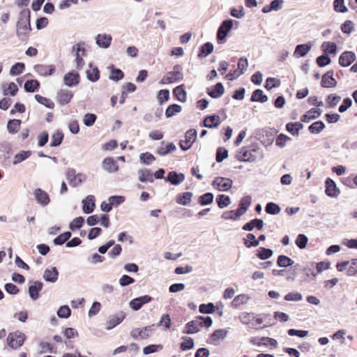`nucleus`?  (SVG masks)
Wrapping results in <instances>:
<instances>
[{"instance_id": "obj_1", "label": "nucleus", "mask_w": 357, "mask_h": 357, "mask_svg": "<svg viewBox=\"0 0 357 357\" xmlns=\"http://www.w3.org/2000/svg\"><path fill=\"white\" fill-rule=\"evenodd\" d=\"M278 130L272 128H265L257 130L255 138L259 140L264 146H268L273 144L275 135Z\"/></svg>"}, {"instance_id": "obj_2", "label": "nucleus", "mask_w": 357, "mask_h": 357, "mask_svg": "<svg viewBox=\"0 0 357 357\" xmlns=\"http://www.w3.org/2000/svg\"><path fill=\"white\" fill-rule=\"evenodd\" d=\"M26 338V335L20 331L10 332L7 336L6 344L11 349L17 350L24 345Z\"/></svg>"}, {"instance_id": "obj_3", "label": "nucleus", "mask_w": 357, "mask_h": 357, "mask_svg": "<svg viewBox=\"0 0 357 357\" xmlns=\"http://www.w3.org/2000/svg\"><path fill=\"white\" fill-rule=\"evenodd\" d=\"M13 146L8 142L0 143V164L4 168L11 165L10 155H13Z\"/></svg>"}, {"instance_id": "obj_4", "label": "nucleus", "mask_w": 357, "mask_h": 357, "mask_svg": "<svg viewBox=\"0 0 357 357\" xmlns=\"http://www.w3.org/2000/svg\"><path fill=\"white\" fill-rule=\"evenodd\" d=\"M244 213H245V196L241 198L236 209L225 211L221 215V218L225 220H238Z\"/></svg>"}, {"instance_id": "obj_5", "label": "nucleus", "mask_w": 357, "mask_h": 357, "mask_svg": "<svg viewBox=\"0 0 357 357\" xmlns=\"http://www.w3.org/2000/svg\"><path fill=\"white\" fill-rule=\"evenodd\" d=\"M232 29V19L228 18L223 20L218 28L216 39L218 44H223L227 41V38Z\"/></svg>"}, {"instance_id": "obj_6", "label": "nucleus", "mask_w": 357, "mask_h": 357, "mask_svg": "<svg viewBox=\"0 0 357 357\" xmlns=\"http://www.w3.org/2000/svg\"><path fill=\"white\" fill-rule=\"evenodd\" d=\"M197 130L195 128H190L185 133V139H181L178 146L183 151H186L191 149L197 139Z\"/></svg>"}, {"instance_id": "obj_7", "label": "nucleus", "mask_w": 357, "mask_h": 357, "mask_svg": "<svg viewBox=\"0 0 357 357\" xmlns=\"http://www.w3.org/2000/svg\"><path fill=\"white\" fill-rule=\"evenodd\" d=\"M155 331V324H151L141 328H135L130 331V335L135 340H137L139 337L142 340H145L149 337Z\"/></svg>"}, {"instance_id": "obj_8", "label": "nucleus", "mask_w": 357, "mask_h": 357, "mask_svg": "<svg viewBox=\"0 0 357 357\" xmlns=\"http://www.w3.org/2000/svg\"><path fill=\"white\" fill-rule=\"evenodd\" d=\"M43 287L44 284L40 280H30L29 281L28 294L32 301H35L40 298V293Z\"/></svg>"}, {"instance_id": "obj_9", "label": "nucleus", "mask_w": 357, "mask_h": 357, "mask_svg": "<svg viewBox=\"0 0 357 357\" xmlns=\"http://www.w3.org/2000/svg\"><path fill=\"white\" fill-rule=\"evenodd\" d=\"M211 185L220 192H227L231 188L233 181L229 178L218 176L214 178Z\"/></svg>"}, {"instance_id": "obj_10", "label": "nucleus", "mask_w": 357, "mask_h": 357, "mask_svg": "<svg viewBox=\"0 0 357 357\" xmlns=\"http://www.w3.org/2000/svg\"><path fill=\"white\" fill-rule=\"evenodd\" d=\"M63 81V84L68 87L73 88L77 86L81 81L80 75L75 70H71L64 75Z\"/></svg>"}, {"instance_id": "obj_11", "label": "nucleus", "mask_w": 357, "mask_h": 357, "mask_svg": "<svg viewBox=\"0 0 357 357\" xmlns=\"http://www.w3.org/2000/svg\"><path fill=\"white\" fill-rule=\"evenodd\" d=\"M33 195L36 203L42 207H45L51 202L50 195L40 188H36L33 192Z\"/></svg>"}, {"instance_id": "obj_12", "label": "nucleus", "mask_w": 357, "mask_h": 357, "mask_svg": "<svg viewBox=\"0 0 357 357\" xmlns=\"http://www.w3.org/2000/svg\"><path fill=\"white\" fill-rule=\"evenodd\" d=\"M227 328H218L209 334L206 342L208 344L218 345L217 342L225 339L228 334Z\"/></svg>"}, {"instance_id": "obj_13", "label": "nucleus", "mask_w": 357, "mask_h": 357, "mask_svg": "<svg viewBox=\"0 0 357 357\" xmlns=\"http://www.w3.org/2000/svg\"><path fill=\"white\" fill-rule=\"evenodd\" d=\"M153 298L150 295L145 294L132 299L129 302L130 307L134 311L139 310L143 305L151 302Z\"/></svg>"}, {"instance_id": "obj_14", "label": "nucleus", "mask_w": 357, "mask_h": 357, "mask_svg": "<svg viewBox=\"0 0 357 357\" xmlns=\"http://www.w3.org/2000/svg\"><path fill=\"white\" fill-rule=\"evenodd\" d=\"M185 178V174L173 170L167 174L165 178H164V181L165 183H169L172 185L177 186L183 183Z\"/></svg>"}, {"instance_id": "obj_15", "label": "nucleus", "mask_w": 357, "mask_h": 357, "mask_svg": "<svg viewBox=\"0 0 357 357\" xmlns=\"http://www.w3.org/2000/svg\"><path fill=\"white\" fill-rule=\"evenodd\" d=\"M237 66V68L234 70H230L229 73L226 75L225 77L227 79L234 81L244 73V70H245V56H241L238 59Z\"/></svg>"}, {"instance_id": "obj_16", "label": "nucleus", "mask_w": 357, "mask_h": 357, "mask_svg": "<svg viewBox=\"0 0 357 357\" xmlns=\"http://www.w3.org/2000/svg\"><path fill=\"white\" fill-rule=\"evenodd\" d=\"M264 323L263 314L255 315L254 313L247 312V327L256 330H260L261 324Z\"/></svg>"}, {"instance_id": "obj_17", "label": "nucleus", "mask_w": 357, "mask_h": 357, "mask_svg": "<svg viewBox=\"0 0 357 357\" xmlns=\"http://www.w3.org/2000/svg\"><path fill=\"white\" fill-rule=\"evenodd\" d=\"M126 317V314L121 311L119 313H116L110 317L109 319L105 323V329L110 331L114 328L116 326L119 325Z\"/></svg>"}, {"instance_id": "obj_18", "label": "nucleus", "mask_w": 357, "mask_h": 357, "mask_svg": "<svg viewBox=\"0 0 357 357\" xmlns=\"http://www.w3.org/2000/svg\"><path fill=\"white\" fill-rule=\"evenodd\" d=\"M34 71L40 76L49 77L54 75L56 72V66L54 64L45 65V64H36L33 66Z\"/></svg>"}, {"instance_id": "obj_19", "label": "nucleus", "mask_w": 357, "mask_h": 357, "mask_svg": "<svg viewBox=\"0 0 357 357\" xmlns=\"http://www.w3.org/2000/svg\"><path fill=\"white\" fill-rule=\"evenodd\" d=\"M225 89L222 82H217L215 84L207 87L206 93L212 98L218 99L225 93Z\"/></svg>"}, {"instance_id": "obj_20", "label": "nucleus", "mask_w": 357, "mask_h": 357, "mask_svg": "<svg viewBox=\"0 0 357 357\" xmlns=\"http://www.w3.org/2000/svg\"><path fill=\"white\" fill-rule=\"evenodd\" d=\"M74 93L69 90L67 89H60L56 93V101L57 102L61 105H66L70 102L71 100L73 98Z\"/></svg>"}, {"instance_id": "obj_21", "label": "nucleus", "mask_w": 357, "mask_h": 357, "mask_svg": "<svg viewBox=\"0 0 357 357\" xmlns=\"http://www.w3.org/2000/svg\"><path fill=\"white\" fill-rule=\"evenodd\" d=\"M176 150V146L174 142H166L162 141L160 146L155 150V153L160 156H165L169 153L174 152Z\"/></svg>"}, {"instance_id": "obj_22", "label": "nucleus", "mask_w": 357, "mask_h": 357, "mask_svg": "<svg viewBox=\"0 0 357 357\" xmlns=\"http://www.w3.org/2000/svg\"><path fill=\"white\" fill-rule=\"evenodd\" d=\"M325 188V193L330 197H337L340 194V190L337 187L335 182L331 178L326 179Z\"/></svg>"}, {"instance_id": "obj_23", "label": "nucleus", "mask_w": 357, "mask_h": 357, "mask_svg": "<svg viewBox=\"0 0 357 357\" xmlns=\"http://www.w3.org/2000/svg\"><path fill=\"white\" fill-rule=\"evenodd\" d=\"M82 211L85 214H91L96 208V197L94 195H89L82 200Z\"/></svg>"}, {"instance_id": "obj_24", "label": "nucleus", "mask_w": 357, "mask_h": 357, "mask_svg": "<svg viewBox=\"0 0 357 357\" xmlns=\"http://www.w3.org/2000/svg\"><path fill=\"white\" fill-rule=\"evenodd\" d=\"M334 71L330 70L321 77V86L323 88H333L337 84L336 79L333 77Z\"/></svg>"}, {"instance_id": "obj_25", "label": "nucleus", "mask_w": 357, "mask_h": 357, "mask_svg": "<svg viewBox=\"0 0 357 357\" xmlns=\"http://www.w3.org/2000/svg\"><path fill=\"white\" fill-rule=\"evenodd\" d=\"M102 168L108 173H115L119 171V165L113 157H106L102 161Z\"/></svg>"}, {"instance_id": "obj_26", "label": "nucleus", "mask_w": 357, "mask_h": 357, "mask_svg": "<svg viewBox=\"0 0 357 357\" xmlns=\"http://www.w3.org/2000/svg\"><path fill=\"white\" fill-rule=\"evenodd\" d=\"M96 44L100 48L107 49L110 47L112 36L107 33H98L95 37Z\"/></svg>"}, {"instance_id": "obj_27", "label": "nucleus", "mask_w": 357, "mask_h": 357, "mask_svg": "<svg viewBox=\"0 0 357 357\" xmlns=\"http://www.w3.org/2000/svg\"><path fill=\"white\" fill-rule=\"evenodd\" d=\"M356 58L354 52L344 51L340 55L338 63L342 67H348L356 60Z\"/></svg>"}, {"instance_id": "obj_28", "label": "nucleus", "mask_w": 357, "mask_h": 357, "mask_svg": "<svg viewBox=\"0 0 357 357\" xmlns=\"http://www.w3.org/2000/svg\"><path fill=\"white\" fill-rule=\"evenodd\" d=\"M59 275V273L57 268L52 266L45 270L43 278L47 282L54 283L58 280Z\"/></svg>"}, {"instance_id": "obj_29", "label": "nucleus", "mask_w": 357, "mask_h": 357, "mask_svg": "<svg viewBox=\"0 0 357 357\" xmlns=\"http://www.w3.org/2000/svg\"><path fill=\"white\" fill-rule=\"evenodd\" d=\"M173 98L174 100L185 102L187 101V91H185V85L181 84L175 88L172 91Z\"/></svg>"}, {"instance_id": "obj_30", "label": "nucleus", "mask_w": 357, "mask_h": 357, "mask_svg": "<svg viewBox=\"0 0 357 357\" xmlns=\"http://www.w3.org/2000/svg\"><path fill=\"white\" fill-rule=\"evenodd\" d=\"M138 181L141 183H153L154 178L153 172L151 169L148 168L140 169L137 172Z\"/></svg>"}, {"instance_id": "obj_31", "label": "nucleus", "mask_w": 357, "mask_h": 357, "mask_svg": "<svg viewBox=\"0 0 357 357\" xmlns=\"http://www.w3.org/2000/svg\"><path fill=\"white\" fill-rule=\"evenodd\" d=\"M193 193L192 192H183L178 193L175 197L176 202L181 206H190L192 202Z\"/></svg>"}, {"instance_id": "obj_32", "label": "nucleus", "mask_w": 357, "mask_h": 357, "mask_svg": "<svg viewBox=\"0 0 357 357\" xmlns=\"http://www.w3.org/2000/svg\"><path fill=\"white\" fill-rule=\"evenodd\" d=\"M89 67L90 69H87L86 70V78L91 82H96L98 81L100 77V70L96 66H94L92 62L89 63Z\"/></svg>"}, {"instance_id": "obj_33", "label": "nucleus", "mask_w": 357, "mask_h": 357, "mask_svg": "<svg viewBox=\"0 0 357 357\" xmlns=\"http://www.w3.org/2000/svg\"><path fill=\"white\" fill-rule=\"evenodd\" d=\"M200 325L197 320H191L185 324L182 333L185 335H193L200 331Z\"/></svg>"}, {"instance_id": "obj_34", "label": "nucleus", "mask_w": 357, "mask_h": 357, "mask_svg": "<svg viewBox=\"0 0 357 357\" xmlns=\"http://www.w3.org/2000/svg\"><path fill=\"white\" fill-rule=\"evenodd\" d=\"M107 69L109 71V79L110 80L117 82L125 77L124 73L120 68H116L114 64L108 66Z\"/></svg>"}, {"instance_id": "obj_35", "label": "nucleus", "mask_w": 357, "mask_h": 357, "mask_svg": "<svg viewBox=\"0 0 357 357\" xmlns=\"http://www.w3.org/2000/svg\"><path fill=\"white\" fill-rule=\"evenodd\" d=\"M1 89L2 93L4 96H10L14 97L17 95L19 91L17 85L13 82L3 83L1 84Z\"/></svg>"}, {"instance_id": "obj_36", "label": "nucleus", "mask_w": 357, "mask_h": 357, "mask_svg": "<svg viewBox=\"0 0 357 357\" xmlns=\"http://www.w3.org/2000/svg\"><path fill=\"white\" fill-rule=\"evenodd\" d=\"M322 113L319 108H311L301 116V121L309 123L311 120L317 119Z\"/></svg>"}, {"instance_id": "obj_37", "label": "nucleus", "mask_w": 357, "mask_h": 357, "mask_svg": "<svg viewBox=\"0 0 357 357\" xmlns=\"http://www.w3.org/2000/svg\"><path fill=\"white\" fill-rule=\"evenodd\" d=\"M312 46V44L310 42L297 45L295 47L294 56L296 58L305 56L310 51Z\"/></svg>"}, {"instance_id": "obj_38", "label": "nucleus", "mask_w": 357, "mask_h": 357, "mask_svg": "<svg viewBox=\"0 0 357 357\" xmlns=\"http://www.w3.org/2000/svg\"><path fill=\"white\" fill-rule=\"evenodd\" d=\"M214 50L213 44L211 42H206L199 47L197 57L204 59L211 54Z\"/></svg>"}, {"instance_id": "obj_39", "label": "nucleus", "mask_w": 357, "mask_h": 357, "mask_svg": "<svg viewBox=\"0 0 357 357\" xmlns=\"http://www.w3.org/2000/svg\"><path fill=\"white\" fill-rule=\"evenodd\" d=\"M40 88V83L36 79H27L24 84V89L26 93L38 92Z\"/></svg>"}, {"instance_id": "obj_40", "label": "nucleus", "mask_w": 357, "mask_h": 357, "mask_svg": "<svg viewBox=\"0 0 357 357\" xmlns=\"http://www.w3.org/2000/svg\"><path fill=\"white\" fill-rule=\"evenodd\" d=\"M64 139V134L61 129H57L51 136V142L50 143V146L51 147H58L59 146Z\"/></svg>"}, {"instance_id": "obj_41", "label": "nucleus", "mask_w": 357, "mask_h": 357, "mask_svg": "<svg viewBox=\"0 0 357 357\" xmlns=\"http://www.w3.org/2000/svg\"><path fill=\"white\" fill-rule=\"evenodd\" d=\"M22 121L17 119H9L7 122V130L8 133L15 135L18 132L20 129Z\"/></svg>"}, {"instance_id": "obj_42", "label": "nucleus", "mask_w": 357, "mask_h": 357, "mask_svg": "<svg viewBox=\"0 0 357 357\" xmlns=\"http://www.w3.org/2000/svg\"><path fill=\"white\" fill-rule=\"evenodd\" d=\"M182 342L179 344V348L182 351H186L194 349L195 340L192 337L189 336H182Z\"/></svg>"}, {"instance_id": "obj_43", "label": "nucleus", "mask_w": 357, "mask_h": 357, "mask_svg": "<svg viewBox=\"0 0 357 357\" xmlns=\"http://www.w3.org/2000/svg\"><path fill=\"white\" fill-rule=\"evenodd\" d=\"M250 100L251 102L264 103L268 101V97L261 89H257L252 92Z\"/></svg>"}, {"instance_id": "obj_44", "label": "nucleus", "mask_w": 357, "mask_h": 357, "mask_svg": "<svg viewBox=\"0 0 357 357\" xmlns=\"http://www.w3.org/2000/svg\"><path fill=\"white\" fill-rule=\"evenodd\" d=\"M170 215L178 218H190L193 215V212L191 209L189 208L183 207H176L173 211L170 212Z\"/></svg>"}, {"instance_id": "obj_45", "label": "nucleus", "mask_w": 357, "mask_h": 357, "mask_svg": "<svg viewBox=\"0 0 357 357\" xmlns=\"http://www.w3.org/2000/svg\"><path fill=\"white\" fill-rule=\"evenodd\" d=\"M31 154L32 151L30 150H22L15 155L13 160L11 162V163L13 165H17L28 159L31 155Z\"/></svg>"}, {"instance_id": "obj_46", "label": "nucleus", "mask_w": 357, "mask_h": 357, "mask_svg": "<svg viewBox=\"0 0 357 357\" xmlns=\"http://www.w3.org/2000/svg\"><path fill=\"white\" fill-rule=\"evenodd\" d=\"M321 51L324 54L335 55L337 52V46L335 43L325 41L321 46Z\"/></svg>"}, {"instance_id": "obj_47", "label": "nucleus", "mask_w": 357, "mask_h": 357, "mask_svg": "<svg viewBox=\"0 0 357 357\" xmlns=\"http://www.w3.org/2000/svg\"><path fill=\"white\" fill-rule=\"evenodd\" d=\"M214 201V195L213 192H207L198 197L197 203L202 206H208Z\"/></svg>"}, {"instance_id": "obj_48", "label": "nucleus", "mask_w": 357, "mask_h": 357, "mask_svg": "<svg viewBox=\"0 0 357 357\" xmlns=\"http://www.w3.org/2000/svg\"><path fill=\"white\" fill-rule=\"evenodd\" d=\"M273 255V251L271 248H266L264 247H259L256 250L255 255L257 258H259L261 260H266L269 258H271Z\"/></svg>"}, {"instance_id": "obj_49", "label": "nucleus", "mask_w": 357, "mask_h": 357, "mask_svg": "<svg viewBox=\"0 0 357 357\" xmlns=\"http://www.w3.org/2000/svg\"><path fill=\"white\" fill-rule=\"evenodd\" d=\"M182 111L181 105L172 103L170 104L165 109V115L167 119H169L173 117L176 114L181 112Z\"/></svg>"}, {"instance_id": "obj_50", "label": "nucleus", "mask_w": 357, "mask_h": 357, "mask_svg": "<svg viewBox=\"0 0 357 357\" xmlns=\"http://www.w3.org/2000/svg\"><path fill=\"white\" fill-rule=\"evenodd\" d=\"M277 266L280 268H287L292 266L294 264V260L284 255H280L277 258Z\"/></svg>"}, {"instance_id": "obj_51", "label": "nucleus", "mask_w": 357, "mask_h": 357, "mask_svg": "<svg viewBox=\"0 0 357 357\" xmlns=\"http://www.w3.org/2000/svg\"><path fill=\"white\" fill-rule=\"evenodd\" d=\"M156 98L160 105L170 100V91L167 89H160L157 92Z\"/></svg>"}, {"instance_id": "obj_52", "label": "nucleus", "mask_w": 357, "mask_h": 357, "mask_svg": "<svg viewBox=\"0 0 357 357\" xmlns=\"http://www.w3.org/2000/svg\"><path fill=\"white\" fill-rule=\"evenodd\" d=\"M215 202L220 208H225L231 204V198L229 195L220 194L216 196Z\"/></svg>"}, {"instance_id": "obj_53", "label": "nucleus", "mask_w": 357, "mask_h": 357, "mask_svg": "<svg viewBox=\"0 0 357 357\" xmlns=\"http://www.w3.org/2000/svg\"><path fill=\"white\" fill-rule=\"evenodd\" d=\"M26 66L23 62H17L14 63L9 71L11 76H18L24 73Z\"/></svg>"}, {"instance_id": "obj_54", "label": "nucleus", "mask_w": 357, "mask_h": 357, "mask_svg": "<svg viewBox=\"0 0 357 357\" xmlns=\"http://www.w3.org/2000/svg\"><path fill=\"white\" fill-rule=\"evenodd\" d=\"M35 100L40 105L45 106V107L48 109H54V102L49 98L43 96L40 94H36Z\"/></svg>"}, {"instance_id": "obj_55", "label": "nucleus", "mask_w": 357, "mask_h": 357, "mask_svg": "<svg viewBox=\"0 0 357 357\" xmlns=\"http://www.w3.org/2000/svg\"><path fill=\"white\" fill-rule=\"evenodd\" d=\"M264 221L262 219L255 218L247 222V231H251L255 228L257 230H262L264 227Z\"/></svg>"}, {"instance_id": "obj_56", "label": "nucleus", "mask_w": 357, "mask_h": 357, "mask_svg": "<svg viewBox=\"0 0 357 357\" xmlns=\"http://www.w3.org/2000/svg\"><path fill=\"white\" fill-rule=\"evenodd\" d=\"M85 222V219L83 216H78L74 218L69 224V229L72 231H75L81 229Z\"/></svg>"}, {"instance_id": "obj_57", "label": "nucleus", "mask_w": 357, "mask_h": 357, "mask_svg": "<svg viewBox=\"0 0 357 357\" xmlns=\"http://www.w3.org/2000/svg\"><path fill=\"white\" fill-rule=\"evenodd\" d=\"M199 311L201 314H210L216 312L215 304L209 302L208 303H202L199 306Z\"/></svg>"}, {"instance_id": "obj_58", "label": "nucleus", "mask_w": 357, "mask_h": 357, "mask_svg": "<svg viewBox=\"0 0 357 357\" xmlns=\"http://www.w3.org/2000/svg\"><path fill=\"white\" fill-rule=\"evenodd\" d=\"M163 349L162 344H151L144 347L142 349L143 354L146 356L159 352Z\"/></svg>"}, {"instance_id": "obj_59", "label": "nucleus", "mask_w": 357, "mask_h": 357, "mask_svg": "<svg viewBox=\"0 0 357 357\" xmlns=\"http://www.w3.org/2000/svg\"><path fill=\"white\" fill-rule=\"evenodd\" d=\"M172 325V321L169 314H163L159 322L155 324V328L158 326H163L165 330L169 329Z\"/></svg>"}, {"instance_id": "obj_60", "label": "nucleus", "mask_w": 357, "mask_h": 357, "mask_svg": "<svg viewBox=\"0 0 357 357\" xmlns=\"http://www.w3.org/2000/svg\"><path fill=\"white\" fill-rule=\"evenodd\" d=\"M155 160V157L148 151L142 153L139 155V162L144 165H151Z\"/></svg>"}, {"instance_id": "obj_61", "label": "nucleus", "mask_w": 357, "mask_h": 357, "mask_svg": "<svg viewBox=\"0 0 357 357\" xmlns=\"http://www.w3.org/2000/svg\"><path fill=\"white\" fill-rule=\"evenodd\" d=\"M326 128L325 123L319 120L312 123L308 127V130L312 134H319Z\"/></svg>"}, {"instance_id": "obj_62", "label": "nucleus", "mask_w": 357, "mask_h": 357, "mask_svg": "<svg viewBox=\"0 0 357 357\" xmlns=\"http://www.w3.org/2000/svg\"><path fill=\"white\" fill-rule=\"evenodd\" d=\"M206 120H208V123H210V128H216L222 123L220 117L218 114L206 115Z\"/></svg>"}, {"instance_id": "obj_63", "label": "nucleus", "mask_w": 357, "mask_h": 357, "mask_svg": "<svg viewBox=\"0 0 357 357\" xmlns=\"http://www.w3.org/2000/svg\"><path fill=\"white\" fill-rule=\"evenodd\" d=\"M66 178L69 183V185L71 187L75 188L77 187V174H76V170L73 168H68L66 173Z\"/></svg>"}, {"instance_id": "obj_64", "label": "nucleus", "mask_w": 357, "mask_h": 357, "mask_svg": "<svg viewBox=\"0 0 357 357\" xmlns=\"http://www.w3.org/2000/svg\"><path fill=\"white\" fill-rule=\"evenodd\" d=\"M229 157L228 150L223 146H219L216 149L215 160L217 162H222L224 160Z\"/></svg>"}]
</instances>
